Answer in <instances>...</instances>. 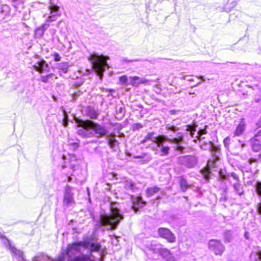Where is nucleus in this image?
Returning <instances> with one entry per match:
<instances>
[{
  "label": "nucleus",
  "mask_w": 261,
  "mask_h": 261,
  "mask_svg": "<svg viewBox=\"0 0 261 261\" xmlns=\"http://www.w3.org/2000/svg\"><path fill=\"white\" fill-rule=\"evenodd\" d=\"M108 206V213L101 212L99 223L100 226H105L107 229H115L124 217L119 208L111 203H109Z\"/></svg>",
  "instance_id": "obj_1"
},
{
  "label": "nucleus",
  "mask_w": 261,
  "mask_h": 261,
  "mask_svg": "<svg viewBox=\"0 0 261 261\" xmlns=\"http://www.w3.org/2000/svg\"><path fill=\"white\" fill-rule=\"evenodd\" d=\"M156 146L160 149L161 156L167 155L171 147L174 148L177 151H180L182 149L181 147L179 144V139L178 138H169L164 135L161 136L159 138Z\"/></svg>",
  "instance_id": "obj_2"
},
{
  "label": "nucleus",
  "mask_w": 261,
  "mask_h": 261,
  "mask_svg": "<svg viewBox=\"0 0 261 261\" xmlns=\"http://www.w3.org/2000/svg\"><path fill=\"white\" fill-rule=\"evenodd\" d=\"M82 247H85V242L77 241L68 245L65 254L70 259L68 261H95L88 254H82L72 258L74 252H80Z\"/></svg>",
  "instance_id": "obj_3"
},
{
  "label": "nucleus",
  "mask_w": 261,
  "mask_h": 261,
  "mask_svg": "<svg viewBox=\"0 0 261 261\" xmlns=\"http://www.w3.org/2000/svg\"><path fill=\"white\" fill-rule=\"evenodd\" d=\"M108 57L95 53H90L88 60L90 62L93 70L97 74L102 73L108 67L107 60Z\"/></svg>",
  "instance_id": "obj_4"
},
{
  "label": "nucleus",
  "mask_w": 261,
  "mask_h": 261,
  "mask_svg": "<svg viewBox=\"0 0 261 261\" xmlns=\"http://www.w3.org/2000/svg\"><path fill=\"white\" fill-rule=\"evenodd\" d=\"M204 137H200L199 141L200 147L201 149L207 150H208L211 153L214 154L216 156H218L220 154V148L219 146L215 145L213 142L211 141L205 142L203 141Z\"/></svg>",
  "instance_id": "obj_5"
},
{
  "label": "nucleus",
  "mask_w": 261,
  "mask_h": 261,
  "mask_svg": "<svg viewBox=\"0 0 261 261\" xmlns=\"http://www.w3.org/2000/svg\"><path fill=\"white\" fill-rule=\"evenodd\" d=\"M155 253H159L166 261H176V257L172 254L171 251L167 248H164L160 244H156L153 248Z\"/></svg>",
  "instance_id": "obj_6"
},
{
  "label": "nucleus",
  "mask_w": 261,
  "mask_h": 261,
  "mask_svg": "<svg viewBox=\"0 0 261 261\" xmlns=\"http://www.w3.org/2000/svg\"><path fill=\"white\" fill-rule=\"evenodd\" d=\"M212 158L210 159L207 162L206 167L208 168L210 172H212V170L216 171L217 176L220 180H223L226 178V175L221 170L217 171L215 170L214 168L216 167V163L219 160V156H216L214 154H211Z\"/></svg>",
  "instance_id": "obj_7"
},
{
  "label": "nucleus",
  "mask_w": 261,
  "mask_h": 261,
  "mask_svg": "<svg viewBox=\"0 0 261 261\" xmlns=\"http://www.w3.org/2000/svg\"><path fill=\"white\" fill-rule=\"evenodd\" d=\"M48 14H45L43 17L45 18V22L49 23L56 21L60 16L61 13L59 11V7L54 4H51L48 6Z\"/></svg>",
  "instance_id": "obj_8"
},
{
  "label": "nucleus",
  "mask_w": 261,
  "mask_h": 261,
  "mask_svg": "<svg viewBox=\"0 0 261 261\" xmlns=\"http://www.w3.org/2000/svg\"><path fill=\"white\" fill-rule=\"evenodd\" d=\"M198 158L195 155H187L178 158V163L187 168H194L197 164Z\"/></svg>",
  "instance_id": "obj_9"
},
{
  "label": "nucleus",
  "mask_w": 261,
  "mask_h": 261,
  "mask_svg": "<svg viewBox=\"0 0 261 261\" xmlns=\"http://www.w3.org/2000/svg\"><path fill=\"white\" fill-rule=\"evenodd\" d=\"M208 245V249L216 255H221L225 250V246L220 240H210Z\"/></svg>",
  "instance_id": "obj_10"
},
{
  "label": "nucleus",
  "mask_w": 261,
  "mask_h": 261,
  "mask_svg": "<svg viewBox=\"0 0 261 261\" xmlns=\"http://www.w3.org/2000/svg\"><path fill=\"white\" fill-rule=\"evenodd\" d=\"M73 188L68 185L64 188L63 196V206L68 207L70 205L74 203Z\"/></svg>",
  "instance_id": "obj_11"
},
{
  "label": "nucleus",
  "mask_w": 261,
  "mask_h": 261,
  "mask_svg": "<svg viewBox=\"0 0 261 261\" xmlns=\"http://www.w3.org/2000/svg\"><path fill=\"white\" fill-rule=\"evenodd\" d=\"M159 236L166 239L169 243H174L176 241L174 234L168 228L160 227L158 230Z\"/></svg>",
  "instance_id": "obj_12"
},
{
  "label": "nucleus",
  "mask_w": 261,
  "mask_h": 261,
  "mask_svg": "<svg viewBox=\"0 0 261 261\" xmlns=\"http://www.w3.org/2000/svg\"><path fill=\"white\" fill-rule=\"evenodd\" d=\"M94 136L100 137L106 136L108 132L106 128L100 124L90 121Z\"/></svg>",
  "instance_id": "obj_13"
},
{
  "label": "nucleus",
  "mask_w": 261,
  "mask_h": 261,
  "mask_svg": "<svg viewBox=\"0 0 261 261\" xmlns=\"http://www.w3.org/2000/svg\"><path fill=\"white\" fill-rule=\"evenodd\" d=\"M252 150L258 152L261 149V129L249 140Z\"/></svg>",
  "instance_id": "obj_14"
},
{
  "label": "nucleus",
  "mask_w": 261,
  "mask_h": 261,
  "mask_svg": "<svg viewBox=\"0 0 261 261\" xmlns=\"http://www.w3.org/2000/svg\"><path fill=\"white\" fill-rule=\"evenodd\" d=\"M77 134L83 138H91L94 137L91 121L83 125L77 130Z\"/></svg>",
  "instance_id": "obj_15"
},
{
  "label": "nucleus",
  "mask_w": 261,
  "mask_h": 261,
  "mask_svg": "<svg viewBox=\"0 0 261 261\" xmlns=\"http://www.w3.org/2000/svg\"><path fill=\"white\" fill-rule=\"evenodd\" d=\"M34 68L36 71L40 73L43 72H48L50 70V68L48 64L44 60H41L39 61H37L34 65Z\"/></svg>",
  "instance_id": "obj_16"
},
{
  "label": "nucleus",
  "mask_w": 261,
  "mask_h": 261,
  "mask_svg": "<svg viewBox=\"0 0 261 261\" xmlns=\"http://www.w3.org/2000/svg\"><path fill=\"white\" fill-rule=\"evenodd\" d=\"M85 112L88 117L94 120L97 119L99 115L98 110L91 106L86 108Z\"/></svg>",
  "instance_id": "obj_17"
},
{
  "label": "nucleus",
  "mask_w": 261,
  "mask_h": 261,
  "mask_svg": "<svg viewBox=\"0 0 261 261\" xmlns=\"http://www.w3.org/2000/svg\"><path fill=\"white\" fill-rule=\"evenodd\" d=\"M85 247L89 249L90 253L93 252H99L100 253H102L101 245L99 243H95L91 241H86Z\"/></svg>",
  "instance_id": "obj_18"
},
{
  "label": "nucleus",
  "mask_w": 261,
  "mask_h": 261,
  "mask_svg": "<svg viewBox=\"0 0 261 261\" xmlns=\"http://www.w3.org/2000/svg\"><path fill=\"white\" fill-rule=\"evenodd\" d=\"M66 168L67 167L64 166H62V172L63 174L65 175V177L63 179V181L70 182L72 180V176L74 172V169L71 168H69V170L66 171Z\"/></svg>",
  "instance_id": "obj_19"
},
{
  "label": "nucleus",
  "mask_w": 261,
  "mask_h": 261,
  "mask_svg": "<svg viewBox=\"0 0 261 261\" xmlns=\"http://www.w3.org/2000/svg\"><path fill=\"white\" fill-rule=\"evenodd\" d=\"M132 208L136 212L146 205V202L142 198H135L133 200Z\"/></svg>",
  "instance_id": "obj_20"
},
{
  "label": "nucleus",
  "mask_w": 261,
  "mask_h": 261,
  "mask_svg": "<svg viewBox=\"0 0 261 261\" xmlns=\"http://www.w3.org/2000/svg\"><path fill=\"white\" fill-rule=\"evenodd\" d=\"M148 82V80L141 79L139 76H135L129 77V84L132 85L134 87H137L140 84H146Z\"/></svg>",
  "instance_id": "obj_21"
},
{
  "label": "nucleus",
  "mask_w": 261,
  "mask_h": 261,
  "mask_svg": "<svg viewBox=\"0 0 261 261\" xmlns=\"http://www.w3.org/2000/svg\"><path fill=\"white\" fill-rule=\"evenodd\" d=\"M70 66L68 62H62L57 64L56 68L59 70V74L61 75L62 73H67Z\"/></svg>",
  "instance_id": "obj_22"
},
{
  "label": "nucleus",
  "mask_w": 261,
  "mask_h": 261,
  "mask_svg": "<svg viewBox=\"0 0 261 261\" xmlns=\"http://www.w3.org/2000/svg\"><path fill=\"white\" fill-rule=\"evenodd\" d=\"M49 26V23H47V22H45V23L42 24L40 27L37 28L35 31V35L36 37L40 38L42 37L44 34L45 31L48 28Z\"/></svg>",
  "instance_id": "obj_23"
},
{
  "label": "nucleus",
  "mask_w": 261,
  "mask_h": 261,
  "mask_svg": "<svg viewBox=\"0 0 261 261\" xmlns=\"http://www.w3.org/2000/svg\"><path fill=\"white\" fill-rule=\"evenodd\" d=\"M160 137L161 136H158V137L155 136V133L153 132L148 133L144 138L141 141V143L144 144L148 141H151L156 144Z\"/></svg>",
  "instance_id": "obj_24"
},
{
  "label": "nucleus",
  "mask_w": 261,
  "mask_h": 261,
  "mask_svg": "<svg viewBox=\"0 0 261 261\" xmlns=\"http://www.w3.org/2000/svg\"><path fill=\"white\" fill-rule=\"evenodd\" d=\"M234 192L239 196L244 195V191L243 186L241 184L240 181L235 182L232 184Z\"/></svg>",
  "instance_id": "obj_25"
},
{
  "label": "nucleus",
  "mask_w": 261,
  "mask_h": 261,
  "mask_svg": "<svg viewBox=\"0 0 261 261\" xmlns=\"http://www.w3.org/2000/svg\"><path fill=\"white\" fill-rule=\"evenodd\" d=\"M178 183L180 186V189L183 192H186L190 187V185L188 184L187 179L182 176L179 177Z\"/></svg>",
  "instance_id": "obj_26"
},
{
  "label": "nucleus",
  "mask_w": 261,
  "mask_h": 261,
  "mask_svg": "<svg viewBox=\"0 0 261 261\" xmlns=\"http://www.w3.org/2000/svg\"><path fill=\"white\" fill-rule=\"evenodd\" d=\"M245 130V125L244 121H241L237 126L234 132V136H239L241 135Z\"/></svg>",
  "instance_id": "obj_27"
},
{
  "label": "nucleus",
  "mask_w": 261,
  "mask_h": 261,
  "mask_svg": "<svg viewBox=\"0 0 261 261\" xmlns=\"http://www.w3.org/2000/svg\"><path fill=\"white\" fill-rule=\"evenodd\" d=\"M108 143L109 146L114 150H116L117 148L118 147L119 142L114 137H109L107 139Z\"/></svg>",
  "instance_id": "obj_28"
},
{
  "label": "nucleus",
  "mask_w": 261,
  "mask_h": 261,
  "mask_svg": "<svg viewBox=\"0 0 261 261\" xmlns=\"http://www.w3.org/2000/svg\"><path fill=\"white\" fill-rule=\"evenodd\" d=\"M160 188L156 187H148L146 189V196L148 197H151L153 195H154L155 194L157 193L158 192L160 191Z\"/></svg>",
  "instance_id": "obj_29"
},
{
  "label": "nucleus",
  "mask_w": 261,
  "mask_h": 261,
  "mask_svg": "<svg viewBox=\"0 0 261 261\" xmlns=\"http://www.w3.org/2000/svg\"><path fill=\"white\" fill-rule=\"evenodd\" d=\"M124 188L127 191L134 192L137 188L135 183L132 180H126L124 182Z\"/></svg>",
  "instance_id": "obj_30"
},
{
  "label": "nucleus",
  "mask_w": 261,
  "mask_h": 261,
  "mask_svg": "<svg viewBox=\"0 0 261 261\" xmlns=\"http://www.w3.org/2000/svg\"><path fill=\"white\" fill-rule=\"evenodd\" d=\"M134 158L141 159L143 163H148L152 159L151 156L146 153H143V154L140 155H136L134 157Z\"/></svg>",
  "instance_id": "obj_31"
},
{
  "label": "nucleus",
  "mask_w": 261,
  "mask_h": 261,
  "mask_svg": "<svg viewBox=\"0 0 261 261\" xmlns=\"http://www.w3.org/2000/svg\"><path fill=\"white\" fill-rule=\"evenodd\" d=\"M224 240L225 243L230 242L233 239L232 232L231 230H227L224 232L223 234Z\"/></svg>",
  "instance_id": "obj_32"
},
{
  "label": "nucleus",
  "mask_w": 261,
  "mask_h": 261,
  "mask_svg": "<svg viewBox=\"0 0 261 261\" xmlns=\"http://www.w3.org/2000/svg\"><path fill=\"white\" fill-rule=\"evenodd\" d=\"M54 77H55L54 73H49L46 75H41L40 80L42 82L47 83L50 79H53Z\"/></svg>",
  "instance_id": "obj_33"
},
{
  "label": "nucleus",
  "mask_w": 261,
  "mask_h": 261,
  "mask_svg": "<svg viewBox=\"0 0 261 261\" xmlns=\"http://www.w3.org/2000/svg\"><path fill=\"white\" fill-rule=\"evenodd\" d=\"M119 81L121 84L125 86H128L129 85V82L128 81V77L126 75H123L119 77Z\"/></svg>",
  "instance_id": "obj_34"
},
{
  "label": "nucleus",
  "mask_w": 261,
  "mask_h": 261,
  "mask_svg": "<svg viewBox=\"0 0 261 261\" xmlns=\"http://www.w3.org/2000/svg\"><path fill=\"white\" fill-rule=\"evenodd\" d=\"M254 100L256 102H259L261 101V90L260 89L254 91Z\"/></svg>",
  "instance_id": "obj_35"
},
{
  "label": "nucleus",
  "mask_w": 261,
  "mask_h": 261,
  "mask_svg": "<svg viewBox=\"0 0 261 261\" xmlns=\"http://www.w3.org/2000/svg\"><path fill=\"white\" fill-rule=\"evenodd\" d=\"M83 93L80 90H78L77 91L74 92L73 93L71 94L72 100L75 101L76 100L78 97L82 95Z\"/></svg>",
  "instance_id": "obj_36"
},
{
  "label": "nucleus",
  "mask_w": 261,
  "mask_h": 261,
  "mask_svg": "<svg viewBox=\"0 0 261 261\" xmlns=\"http://www.w3.org/2000/svg\"><path fill=\"white\" fill-rule=\"evenodd\" d=\"M143 126V125L141 123H136L132 125V129L133 131H135L142 128Z\"/></svg>",
  "instance_id": "obj_37"
},
{
  "label": "nucleus",
  "mask_w": 261,
  "mask_h": 261,
  "mask_svg": "<svg viewBox=\"0 0 261 261\" xmlns=\"http://www.w3.org/2000/svg\"><path fill=\"white\" fill-rule=\"evenodd\" d=\"M227 191L226 189H224L223 191V193L221 194V197L220 198V201L225 202L227 200V198L226 196V193Z\"/></svg>",
  "instance_id": "obj_38"
},
{
  "label": "nucleus",
  "mask_w": 261,
  "mask_h": 261,
  "mask_svg": "<svg viewBox=\"0 0 261 261\" xmlns=\"http://www.w3.org/2000/svg\"><path fill=\"white\" fill-rule=\"evenodd\" d=\"M166 128L167 130L171 131L173 132H175L176 130H177L176 126L174 125H171L169 124L166 125Z\"/></svg>",
  "instance_id": "obj_39"
},
{
  "label": "nucleus",
  "mask_w": 261,
  "mask_h": 261,
  "mask_svg": "<svg viewBox=\"0 0 261 261\" xmlns=\"http://www.w3.org/2000/svg\"><path fill=\"white\" fill-rule=\"evenodd\" d=\"M54 60L55 62H59L61 61V57L60 54L57 52H55L53 54Z\"/></svg>",
  "instance_id": "obj_40"
},
{
  "label": "nucleus",
  "mask_w": 261,
  "mask_h": 261,
  "mask_svg": "<svg viewBox=\"0 0 261 261\" xmlns=\"http://www.w3.org/2000/svg\"><path fill=\"white\" fill-rule=\"evenodd\" d=\"M34 92V88L33 87H32L31 89H30L28 90V91L26 92V95L28 97H31L33 96V94Z\"/></svg>",
  "instance_id": "obj_41"
},
{
  "label": "nucleus",
  "mask_w": 261,
  "mask_h": 261,
  "mask_svg": "<svg viewBox=\"0 0 261 261\" xmlns=\"http://www.w3.org/2000/svg\"><path fill=\"white\" fill-rule=\"evenodd\" d=\"M256 191L257 194L261 196V182H258L256 186Z\"/></svg>",
  "instance_id": "obj_42"
},
{
  "label": "nucleus",
  "mask_w": 261,
  "mask_h": 261,
  "mask_svg": "<svg viewBox=\"0 0 261 261\" xmlns=\"http://www.w3.org/2000/svg\"><path fill=\"white\" fill-rule=\"evenodd\" d=\"M228 176L232 177L233 179L236 180V182L240 181L239 177L237 174H236L234 172H231Z\"/></svg>",
  "instance_id": "obj_43"
},
{
  "label": "nucleus",
  "mask_w": 261,
  "mask_h": 261,
  "mask_svg": "<svg viewBox=\"0 0 261 261\" xmlns=\"http://www.w3.org/2000/svg\"><path fill=\"white\" fill-rule=\"evenodd\" d=\"M141 61V59H135V60H128L126 58H124L123 59V62H125V63H129V62H138V61Z\"/></svg>",
  "instance_id": "obj_44"
},
{
  "label": "nucleus",
  "mask_w": 261,
  "mask_h": 261,
  "mask_svg": "<svg viewBox=\"0 0 261 261\" xmlns=\"http://www.w3.org/2000/svg\"><path fill=\"white\" fill-rule=\"evenodd\" d=\"M116 111H117V113H119V114H124L125 113L124 109L122 107H120L117 108L116 110Z\"/></svg>",
  "instance_id": "obj_45"
},
{
  "label": "nucleus",
  "mask_w": 261,
  "mask_h": 261,
  "mask_svg": "<svg viewBox=\"0 0 261 261\" xmlns=\"http://www.w3.org/2000/svg\"><path fill=\"white\" fill-rule=\"evenodd\" d=\"M229 140H230V139L228 137H227L224 139L223 143H224V146L225 147H228Z\"/></svg>",
  "instance_id": "obj_46"
},
{
  "label": "nucleus",
  "mask_w": 261,
  "mask_h": 261,
  "mask_svg": "<svg viewBox=\"0 0 261 261\" xmlns=\"http://www.w3.org/2000/svg\"><path fill=\"white\" fill-rule=\"evenodd\" d=\"M94 151L96 154H100V153L101 152V147H94Z\"/></svg>",
  "instance_id": "obj_47"
},
{
  "label": "nucleus",
  "mask_w": 261,
  "mask_h": 261,
  "mask_svg": "<svg viewBox=\"0 0 261 261\" xmlns=\"http://www.w3.org/2000/svg\"><path fill=\"white\" fill-rule=\"evenodd\" d=\"M180 112V110H171L169 111V113L172 115H175Z\"/></svg>",
  "instance_id": "obj_48"
},
{
  "label": "nucleus",
  "mask_w": 261,
  "mask_h": 261,
  "mask_svg": "<svg viewBox=\"0 0 261 261\" xmlns=\"http://www.w3.org/2000/svg\"><path fill=\"white\" fill-rule=\"evenodd\" d=\"M183 78L184 80H187L188 81H190V82L193 81V79L192 78L191 76L186 75V76H184Z\"/></svg>",
  "instance_id": "obj_49"
},
{
  "label": "nucleus",
  "mask_w": 261,
  "mask_h": 261,
  "mask_svg": "<svg viewBox=\"0 0 261 261\" xmlns=\"http://www.w3.org/2000/svg\"><path fill=\"white\" fill-rule=\"evenodd\" d=\"M103 90L105 91H108L109 93H112L115 92V90L113 89H107V88H103Z\"/></svg>",
  "instance_id": "obj_50"
},
{
  "label": "nucleus",
  "mask_w": 261,
  "mask_h": 261,
  "mask_svg": "<svg viewBox=\"0 0 261 261\" xmlns=\"http://www.w3.org/2000/svg\"><path fill=\"white\" fill-rule=\"evenodd\" d=\"M257 210L258 213L261 215V201L258 204Z\"/></svg>",
  "instance_id": "obj_51"
},
{
  "label": "nucleus",
  "mask_w": 261,
  "mask_h": 261,
  "mask_svg": "<svg viewBox=\"0 0 261 261\" xmlns=\"http://www.w3.org/2000/svg\"><path fill=\"white\" fill-rule=\"evenodd\" d=\"M256 162V160L255 159L251 158L248 160V163L249 164H251L253 163H255Z\"/></svg>",
  "instance_id": "obj_52"
},
{
  "label": "nucleus",
  "mask_w": 261,
  "mask_h": 261,
  "mask_svg": "<svg viewBox=\"0 0 261 261\" xmlns=\"http://www.w3.org/2000/svg\"><path fill=\"white\" fill-rule=\"evenodd\" d=\"M41 257H42V256H35L33 258V261H39L40 260V258Z\"/></svg>",
  "instance_id": "obj_53"
},
{
  "label": "nucleus",
  "mask_w": 261,
  "mask_h": 261,
  "mask_svg": "<svg viewBox=\"0 0 261 261\" xmlns=\"http://www.w3.org/2000/svg\"><path fill=\"white\" fill-rule=\"evenodd\" d=\"M256 125L257 126V128L261 127V115L259 120L256 122Z\"/></svg>",
  "instance_id": "obj_54"
},
{
  "label": "nucleus",
  "mask_w": 261,
  "mask_h": 261,
  "mask_svg": "<svg viewBox=\"0 0 261 261\" xmlns=\"http://www.w3.org/2000/svg\"><path fill=\"white\" fill-rule=\"evenodd\" d=\"M244 237L246 239H248L249 237V233L248 232L246 231L244 233Z\"/></svg>",
  "instance_id": "obj_55"
},
{
  "label": "nucleus",
  "mask_w": 261,
  "mask_h": 261,
  "mask_svg": "<svg viewBox=\"0 0 261 261\" xmlns=\"http://www.w3.org/2000/svg\"><path fill=\"white\" fill-rule=\"evenodd\" d=\"M72 144L75 148H78L79 147V144L77 142H74Z\"/></svg>",
  "instance_id": "obj_56"
},
{
  "label": "nucleus",
  "mask_w": 261,
  "mask_h": 261,
  "mask_svg": "<svg viewBox=\"0 0 261 261\" xmlns=\"http://www.w3.org/2000/svg\"><path fill=\"white\" fill-rule=\"evenodd\" d=\"M230 5H231L232 7H233L236 5V3L234 1H232L230 3Z\"/></svg>",
  "instance_id": "obj_57"
},
{
  "label": "nucleus",
  "mask_w": 261,
  "mask_h": 261,
  "mask_svg": "<svg viewBox=\"0 0 261 261\" xmlns=\"http://www.w3.org/2000/svg\"><path fill=\"white\" fill-rule=\"evenodd\" d=\"M258 160L261 161V152L258 154Z\"/></svg>",
  "instance_id": "obj_58"
},
{
  "label": "nucleus",
  "mask_w": 261,
  "mask_h": 261,
  "mask_svg": "<svg viewBox=\"0 0 261 261\" xmlns=\"http://www.w3.org/2000/svg\"><path fill=\"white\" fill-rule=\"evenodd\" d=\"M255 259L257 261V259H258L259 258V256H258L256 254L255 255Z\"/></svg>",
  "instance_id": "obj_59"
},
{
  "label": "nucleus",
  "mask_w": 261,
  "mask_h": 261,
  "mask_svg": "<svg viewBox=\"0 0 261 261\" xmlns=\"http://www.w3.org/2000/svg\"><path fill=\"white\" fill-rule=\"evenodd\" d=\"M201 132H203V134H206V130H201Z\"/></svg>",
  "instance_id": "obj_60"
},
{
  "label": "nucleus",
  "mask_w": 261,
  "mask_h": 261,
  "mask_svg": "<svg viewBox=\"0 0 261 261\" xmlns=\"http://www.w3.org/2000/svg\"><path fill=\"white\" fill-rule=\"evenodd\" d=\"M112 96L110 93L108 95V96Z\"/></svg>",
  "instance_id": "obj_61"
},
{
  "label": "nucleus",
  "mask_w": 261,
  "mask_h": 261,
  "mask_svg": "<svg viewBox=\"0 0 261 261\" xmlns=\"http://www.w3.org/2000/svg\"><path fill=\"white\" fill-rule=\"evenodd\" d=\"M61 259H62V261H63V260H64L63 257H62Z\"/></svg>",
  "instance_id": "obj_62"
},
{
  "label": "nucleus",
  "mask_w": 261,
  "mask_h": 261,
  "mask_svg": "<svg viewBox=\"0 0 261 261\" xmlns=\"http://www.w3.org/2000/svg\"><path fill=\"white\" fill-rule=\"evenodd\" d=\"M23 92V91L20 92L21 93H22Z\"/></svg>",
  "instance_id": "obj_63"
}]
</instances>
